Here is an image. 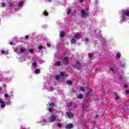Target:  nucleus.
Returning a JSON list of instances; mask_svg holds the SVG:
<instances>
[{"label": "nucleus", "instance_id": "obj_1", "mask_svg": "<svg viewBox=\"0 0 129 129\" xmlns=\"http://www.w3.org/2000/svg\"><path fill=\"white\" fill-rule=\"evenodd\" d=\"M127 19H129V8H127L121 13L120 23L125 22Z\"/></svg>", "mask_w": 129, "mask_h": 129}, {"label": "nucleus", "instance_id": "obj_2", "mask_svg": "<svg viewBox=\"0 0 129 129\" xmlns=\"http://www.w3.org/2000/svg\"><path fill=\"white\" fill-rule=\"evenodd\" d=\"M47 122V116L41 117L39 123H41L42 125H46V123Z\"/></svg>", "mask_w": 129, "mask_h": 129}, {"label": "nucleus", "instance_id": "obj_3", "mask_svg": "<svg viewBox=\"0 0 129 129\" xmlns=\"http://www.w3.org/2000/svg\"><path fill=\"white\" fill-rule=\"evenodd\" d=\"M60 77H62V78H67V77H68V75L64 73V72H61L60 76L57 75L56 76V80H59V79L60 78Z\"/></svg>", "mask_w": 129, "mask_h": 129}, {"label": "nucleus", "instance_id": "obj_4", "mask_svg": "<svg viewBox=\"0 0 129 129\" xmlns=\"http://www.w3.org/2000/svg\"><path fill=\"white\" fill-rule=\"evenodd\" d=\"M56 117L54 115H52L49 118L48 121L49 122H54L56 120Z\"/></svg>", "mask_w": 129, "mask_h": 129}, {"label": "nucleus", "instance_id": "obj_5", "mask_svg": "<svg viewBox=\"0 0 129 129\" xmlns=\"http://www.w3.org/2000/svg\"><path fill=\"white\" fill-rule=\"evenodd\" d=\"M74 127V124L70 123L67 124L65 126L66 129H72Z\"/></svg>", "mask_w": 129, "mask_h": 129}, {"label": "nucleus", "instance_id": "obj_6", "mask_svg": "<svg viewBox=\"0 0 129 129\" xmlns=\"http://www.w3.org/2000/svg\"><path fill=\"white\" fill-rule=\"evenodd\" d=\"M82 36L83 35L82 33H78L75 34V38L76 39H81Z\"/></svg>", "mask_w": 129, "mask_h": 129}, {"label": "nucleus", "instance_id": "obj_7", "mask_svg": "<svg viewBox=\"0 0 129 129\" xmlns=\"http://www.w3.org/2000/svg\"><path fill=\"white\" fill-rule=\"evenodd\" d=\"M55 106V104H54V103H51L49 104V111L50 112H52V111H53V107H54Z\"/></svg>", "mask_w": 129, "mask_h": 129}, {"label": "nucleus", "instance_id": "obj_8", "mask_svg": "<svg viewBox=\"0 0 129 129\" xmlns=\"http://www.w3.org/2000/svg\"><path fill=\"white\" fill-rule=\"evenodd\" d=\"M6 102L4 101L3 99H0V104H1L2 108H4L6 107Z\"/></svg>", "mask_w": 129, "mask_h": 129}, {"label": "nucleus", "instance_id": "obj_9", "mask_svg": "<svg viewBox=\"0 0 129 129\" xmlns=\"http://www.w3.org/2000/svg\"><path fill=\"white\" fill-rule=\"evenodd\" d=\"M81 18H86L87 17V13L85 12V10H82V15L81 16Z\"/></svg>", "mask_w": 129, "mask_h": 129}, {"label": "nucleus", "instance_id": "obj_10", "mask_svg": "<svg viewBox=\"0 0 129 129\" xmlns=\"http://www.w3.org/2000/svg\"><path fill=\"white\" fill-rule=\"evenodd\" d=\"M5 97L6 98V99H7V98H9V101H10V99H11V97H14V94H13V93H11V94H10V95L8 94H5Z\"/></svg>", "mask_w": 129, "mask_h": 129}, {"label": "nucleus", "instance_id": "obj_11", "mask_svg": "<svg viewBox=\"0 0 129 129\" xmlns=\"http://www.w3.org/2000/svg\"><path fill=\"white\" fill-rule=\"evenodd\" d=\"M67 114L69 117V118H73V113L72 112L69 111L67 112Z\"/></svg>", "mask_w": 129, "mask_h": 129}, {"label": "nucleus", "instance_id": "obj_12", "mask_svg": "<svg viewBox=\"0 0 129 129\" xmlns=\"http://www.w3.org/2000/svg\"><path fill=\"white\" fill-rule=\"evenodd\" d=\"M76 68L77 69L80 70L81 68V63L80 62L78 61L76 64Z\"/></svg>", "mask_w": 129, "mask_h": 129}, {"label": "nucleus", "instance_id": "obj_13", "mask_svg": "<svg viewBox=\"0 0 129 129\" xmlns=\"http://www.w3.org/2000/svg\"><path fill=\"white\" fill-rule=\"evenodd\" d=\"M68 57H66L63 58V63L65 65H68Z\"/></svg>", "mask_w": 129, "mask_h": 129}, {"label": "nucleus", "instance_id": "obj_14", "mask_svg": "<svg viewBox=\"0 0 129 129\" xmlns=\"http://www.w3.org/2000/svg\"><path fill=\"white\" fill-rule=\"evenodd\" d=\"M59 36H60V37H61V38H63V37H65V32L61 31L60 32Z\"/></svg>", "mask_w": 129, "mask_h": 129}, {"label": "nucleus", "instance_id": "obj_15", "mask_svg": "<svg viewBox=\"0 0 129 129\" xmlns=\"http://www.w3.org/2000/svg\"><path fill=\"white\" fill-rule=\"evenodd\" d=\"M24 4H25L24 2H20L18 3V7L19 8H22L24 6Z\"/></svg>", "mask_w": 129, "mask_h": 129}, {"label": "nucleus", "instance_id": "obj_16", "mask_svg": "<svg viewBox=\"0 0 129 129\" xmlns=\"http://www.w3.org/2000/svg\"><path fill=\"white\" fill-rule=\"evenodd\" d=\"M71 43L72 44H73L74 45L76 44V39H74V38L72 39L71 40Z\"/></svg>", "mask_w": 129, "mask_h": 129}, {"label": "nucleus", "instance_id": "obj_17", "mask_svg": "<svg viewBox=\"0 0 129 129\" xmlns=\"http://www.w3.org/2000/svg\"><path fill=\"white\" fill-rule=\"evenodd\" d=\"M26 51V48L24 47H21L20 49V53H24Z\"/></svg>", "mask_w": 129, "mask_h": 129}, {"label": "nucleus", "instance_id": "obj_18", "mask_svg": "<svg viewBox=\"0 0 129 129\" xmlns=\"http://www.w3.org/2000/svg\"><path fill=\"white\" fill-rule=\"evenodd\" d=\"M120 56H121L120 53L117 52L116 55V59H119V58H120Z\"/></svg>", "mask_w": 129, "mask_h": 129}, {"label": "nucleus", "instance_id": "obj_19", "mask_svg": "<svg viewBox=\"0 0 129 129\" xmlns=\"http://www.w3.org/2000/svg\"><path fill=\"white\" fill-rule=\"evenodd\" d=\"M60 64H61V62L58 61L54 63V66L59 67V66H60Z\"/></svg>", "mask_w": 129, "mask_h": 129}, {"label": "nucleus", "instance_id": "obj_20", "mask_svg": "<svg viewBox=\"0 0 129 129\" xmlns=\"http://www.w3.org/2000/svg\"><path fill=\"white\" fill-rule=\"evenodd\" d=\"M10 0H7V3H9V6L10 7H12V6H13V5H14V3L12 2H10Z\"/></svg>", "mask_w": 129, "mask_h": 129}, {"label": "nucleus", "instance_id": "obj_21", "mask_svg": "<svg viewBox=\"0 0 129 129\" xmlns=\"http://www.w3.org/2000/svg\"><path fill=\"white\" fill-rule=\"evenodd\" d=\"M115 100H117V99H119V96H118L117 94H115Z\"/></svg>", "mask_w": 129, "mask_h": 129}, {"label": "nucleus", "instance_id": "obj_22", "mask_svg": "<svg viewBox=\"0 0 129 129\" xmlns=\"http://www.w3.org/2000/svg\"><path fill=\"white\" fill-rule=\"evenodd\" d=\"M78 98H79L80 99H82L83 98V95L82 94H80L78 96Z\"/></svg>", "mask_w": 129, "mask_h": 129}, {"label": "nucleus", "instance_id": "obj_23", "mask_svg": "<svg viewBox=\"0 0 129 129\" xmlns=\"http://www.w3.org/2000/svg\"><path fill=\"white\" fill-rule=\"evenodd\" d=\"M67 13L68 15H70L71 14V9H68Z\"/></svg>", "mask_w": 129, "mask_h": 129}, {"label": "nucleus", "instance_id": "obj_24", "mask_svg": "<svg viewBox=\"0 0 129 129\" xmlns=\"http://www.w3.org/2000/svg\"><path fill=\"white\" fill-rule=\"evenodd\" d=\"M35 74H39L40 73V70H35Z\"/></svg>", "mask_w": 129, "mask_h": 129}, {"label": "nucleus", "instance_id": "obj_25", "mask_svg": "<svg viewBox=\"0 0 129 129\" xmlns=\"http://www.w3.org/2000/svg\"><path fill=\"white\" fill-rule=\"evenodd\" d=\"M6 6H7V4L5 3H3L1 4V6L2 7V8H5V7H6Z\"/></svg>", "mask_w": 129, "mask_h": 129}, {"label": "nucleus", "instance_id": "obj_26", "mask_svg": "<svg viewBox=\"0 0 129 129\" xmlns=\"http://www.w3.org/2000/svg\"><path fill=\"white\" fill-rule=\"evenodd\" d=\"M48 91H53L54 88L53 87H50L48 89Z\"/></svg>", "mask_w": 129, "mask_h": 129}, {"label": "nucleus", "instance_id": "obj_27", "mask_svg": "<svg viewBox=\"0 0 129 129\" xmlns=\"http://www.w3.org/2000/svg\"><path fill=\"white\" fill-rule=\"evenodd\" d=\"M43 15H44V16H48V13H47L46 11H45L43 12Z\"/></svg>", "mask_w": 129, "mask_h": 129}, {"label": "nucleus", "instance_id": "obj_28", "mask_svg": "<svg viewBox=\"0 0 129 129\" xmlns=\"http://www.w3.org/2000/svg\"><path fill=\"white\" fill-rule=\"evenodd\" d=\"M26 59L24 58H20V62H24V61H25Z\"/></svg>", "mask_w": 129, "mask_h": 129}, {"label": "nucleus", "instance_id": "obj_29", "mask_svg": "<svg viewBox=\"0 0 129 129\" xmlns=\"http://www.w3.org/2000/svg\"><path fill=\"white\" fill-rule=\"evenodd\" d=\"M91 91V89H89V92L86 94V96H88L89 94H90Z\"/></svg>", "mask_w": 129, "mask_h": 129}, {"label": "nucleus", "instance_id": "obj_30", "mask_svg": "<svg viewBox=\"0 0 129 129\" xmlns=\"http://www.w3.org/2000/svg\"><path fill=\"white\" fill-rule=\"evenodd\" d=\"M67 106L68 107H70L72 105V103H67Z\"/></svg>", "mask_w": 129, "mask_h": 129}, {"label": "nucleus", "instance_id": "obj_31", "mask_svg": "<svg viewBox=\"0 0 129 129\" xmlns=\"http://www.w3.org/2000/svg\"><path fill=\"white\" fill-rule=\"evenodd\" d=\"M57 126H58V127L61 128V127H62V124H61V123H57Z\"/></svg>", "mask_w": 129, "mask_h": 129}, {"label": "nucleus", "instance_id": "obj_32", "mask_svg": "<svg viewBox=\"0 0 129 129\" xmlns=\"http://www.w3.org/2000/svg\"><path fill=\"white\" fill-rule=\"evenodd\" d=\"M67 83H68V84H70V85H71L72 84L73 82H72V81H68Z\"/></svg>", "mask_w": 129, "mask_h": 129}, {"label": "nucleus", "instance_id": "obj_33", "mask_svg": "<svg viewBox=\"0 0 129 129\" xmlns=\"http://www.w3.org/2000/svg\"><path fill=\"white\" fill-rule=\"evenodd\" d=\"M92 56H93V53H89V58H92Z\"/></svg>", "mask_w": 129, "mask_h": 129}, {"label": "nucleus", "instance_id": "obj_34", "mask_svg": "<svg viewBox=\"0 0 129 129\" xmlns=\"http://www.w3.org/2000/svg\"><path fill=\"white\" fill-rule=\"evenodd\" d=\"M80 90H81V91H84V90H85V89L83 87H81Z\"/></svg>", "mask_w": 129, "mask_h": 129}, {"label": "nucleus", "instance_id": "obj_35", "mask_svg": "<svg viewBox=\"0 0 129 129\" xmlns=\"http://www.w3.org/2000/svg\"><path fill=\"white\" fill-rule=\"evenodd\" d=\"M29 52H30V53H34V49H31L30 50H29Z\"/></svg>", "mask_w": 129, "mask_h": 129}, {"label": "nucleus", "instance_id": "obj_36", "mask_svg": "<svg viewBox=\"0 0 129 129\" xmlns=\"http://www.w3.org/2000/svg\"><path fill=\"white\" fill-rule=\"evenodd\" d=\"M38 49H39V50H42V49H43V46L40 45V46L38 47Z\"/></svg>", "mask_w": 129, "mask_h": 129}, {"label": "nucleus", "instance_id": "obj_37", "mask_svg": "<svg viewBox=\"0 0 129 129\" xmlns=\"http://www.w3.org/2000/svg\"><path fill=\"white\" fill-rule=\"evenodd\" d=\"M121 67H122V68H124V67H125V63H123V64H122L121 65Z\"/></svg>", "mask_w": 129, "mask_h": 129}, {"label": "nucleus", "instance_id": "obj_38", "mask_svg": "<svg viewBox=\"0 0 129 129\" xmlns=\"http://www.w3.org/2000/svg\"><path fill=\"white\" fill-rule=\"evenodd\" d=\"M32 65H33V66H34L35 67L37 66V63L34 62L32 63Z\"/></svg>", "mask_w": 129, "mask_h": 129}, {"label": "nucleus", "instance_id": "obj_39", "mask_svg": "<svg viewBox=\"0 0 129 129\" xmlns=\"http://www.w3.org/2000/svg\"><path fill=\"white\" fill-rule=\"evenodd\" d=\"M85 41H86V42H88V41H89V39L87 38H86L85 39Z\"/></svg>", "mask_w": 129, "mask_h": 129}, {"label": "nucleus", "instance_id": "obj_40", "mask_svg": "<svg viewBox=\"0 0 129 129\" xmlns=\"http://www.w3.org/2000/svg\"><path fill=\"white\" fill-rule=\"evenodd\" d=\"M86 110H87V111H88V110H89V107H86Z\"/></svg>", "mask_w": 129, "mask_h": 129}, {"label": "nucleus", "instance_id": "obj_41", "mask_svg": "<svg viewBox=\"0 0 129 129\" xmlns=\"http://www.w3.org/2000/svg\"><path fill=\"white\" fill-rule=\"evenodd\" d=\"M25 39H26V40H28V39H29V36L26 35V36H25Z\"/></svg>", "mask_w": 129, "mask_h": 129}, {"label": "nucleus", "instance_id": "obj_42", "mask_svg": "<svg viewBox=\"0 0 129 129\" xmlns=\"http://www.w3.org/2000/svg\"><path fill=\"white\" fill-rule=\"evenodd\" d=\"M5 50H3L2 51V54H5Z\"/></svg>", "mask_w": 129, "mask_h": 129}, {"label": "nucleus", "instance_id": "obj_43", "mask_svg": "<svg viewBox=\"0 0 129 129\" xmlns=\"http://www.w3.org/2000/svg\"><path fill=\"white\" fill-rule=\"evenodd\" d=\"M46 45H47V47H51V45H50V44H49V43H47Z\"/></svg>", "mask_w": 129, "mask_h": 129}, {"label": "nucleus", "instance_id": "obj_44", "mask_svg": "<svg viewBox=\"0 0 129 129\" xmlns=\"http://www.w3.org/2000/svg\"><path fill=\"white\" fill-rule=\"evenodd\" d=\"M126 94H129V91L128 90H126Z\"/></svg>", "mask_w": 129, "mask_h": 129}, {"label": "nucleus", "instance_id": "obj_45", "mask_svg": "<svg viewBox=\"0 0 129 129\" xmlns=\"http://www.w3.org/2000/svg\"><path fill=\"white\" fill-rule=\"evenodd\" d=\"M10 45H13V44H14V42H13V41H12V42H10Z\"/></svg>", "mask_w": 129, "mask_h": 129}, {"label": "nucleus", "instance_id": "obj_46", "mask_svg": "<svg viewBox=\"0 0 129 129\" xmlns=\"http://www.w3.org/2000/svg\"><path fill=\"white\" fill-rule=\"evenodd\" d=\"M110 70H111V71H112V72H113V71H114L113 69L112 68H110Z\"/></svg>", "mask_w": 129, "mask_h": 129}, {"label": "nucleus", "instance_id": "obj_47", "mask_svg": "<svg viewBox=\"0 0 129 129\" xmlns=\"http://www.w3.org/2000/svg\"><path fill=\"white\" fill-rule=\"evenodd\" d=\"M119 79L120 80H121L122 79V77H119Z\"/></svg>", "mask_w": 129, "mask_h": 129}, {"label": "nucleus", "instance_id": "obj_48", "mask_svg": "<svg viewBox=\"0 0 129 129\" xmlns=\"http://www.w3.org/2000/svg\"><path fill=\"white\" fill-rule=\"evenodd\" d=\"M57 121H58V122H61V120H57Z\"/></svg>", "mask_w": 129, "mask_h": 129}, {"label": "nucleus", "instance_id": "obj_49", "mask_svg": "<svg viewBox=\"0 0 129 129\" xmlns=\"http://www.w3.org/2000/svg\"><path fill=\"white\" fill-rule=\"evenodd\" d=\"M84 0H80V3H83Z\"/></svg>", "mask_w": 129, "mask_h": 129}, {"label": "nucleus", "instance_id": "obj_50", "mask_svg": "<svg viewBox=\"0 0 129 129\" xmlns=\"http://www.w3.org/2000/svg\"><path fill=\"white\" fill-rule=\"evenodd\" d=\"M124 87H125V88H126V87H127V85H124Z\"/></svg>", "mask_w": 129, "mask_h": 129}, {"label": "nucleus", "instance_id": "obj_51", "mask_svg": "<svg viewBox=\"0 0 129 129\" xmlns=\"http://www.w3.org/2000/svg\"><path fill=\"white\" fill-rule=\"evenodd\" d=\"M7 104H10V101H9L7 103Z\"/></svg>", "mask_w": 129, "mask_h": 129}, {"label": "nucleus", "instance_id": "obj_52", "mask_svg": "<svg viewBox=\"0 0 129 129\" xmlns=\"http://www.w3.org/2000/svg\"><path fill=\"white\" fill-rule=\"evenodd\" d=\"M5 80H9V79H8V78H6L5 79Z\"/></svg>", "mask_w": 129, "mask_h": 129}, {"label": "nucleus", "instance_id": "obj_53", "mask_svg": "<svg viewBox=\"0 0 129 129\" xmlns=\"http://www.w3.org/2000/svg\"><path fill=\"white\" fill-rule=\"evenodd\" d=\"M83 109H84V105H83Z\"/></svg>", "mask_w": 129, "mask_h": 129}, {"label": "nucleus", "instance_id": "obj_54", "mask_svg": "<svg viewBox=\"0 0 129 129\" xmlns=\"http://www.w3.org/2000/svg\"><path fill=\"white\" fill-rule=\"evenodd\" d=\"M14 39H15V40H18V38H17V37L14 38Z\"/></svg>", "mask_w": 129, "mask_h": 129}, {"label": "nucleus", "instance_id": "obj_55", "mask_svg": "<svg viewBox=\"0 0 129 129\" xmlns=\"http://www.w3.org/2000/svg\"><path fill=\"white\" fill-rule=\"evenodd\" d=\"M1 90H2V88L1 87H0V91H1Z\"/></svg>", "mask_w": 129, "mask_h": 129}, {"label": "nucleus", "instance_id": "obj_56", "mask_svg": "<svg viewBox=\"0 0 129 129\" xmlns=\"http://www.w3.org/2000/svg\"><path fill=\"white\" fill-rule=\"evenodd\" d=\"M77 11H75V13H77Z\"/></svg>", "mask_w": 129, "mask_h": 129}, {"label": "nucleus", "instance_id": "obj_57", "mask_svg": "<svg viewBox=\"0 0 129 129\" xmlns=\"http://www.w3.org/2000/svg\"><path fill=\"white\" fill-rule=\"evenodd\" d=\"M97 116H97V115H96V117H97Z\"/></svg>", "mask_w": 129, "mask_h": 129}, {"label": "nucleus", "instance_id": "obj_58", "mask_svg": "<svg viewBox=\"0 0 129 129\" xmlns=\"http://www.w3.org/2000/svg\"><path fill=\"white\" fill-rule=\"evenodd\" d=\"M48 2H49V3H50V2H51V1H49Z\"/></svg>", "mask_w": 129, "mask_h": 129}]
</instances>
